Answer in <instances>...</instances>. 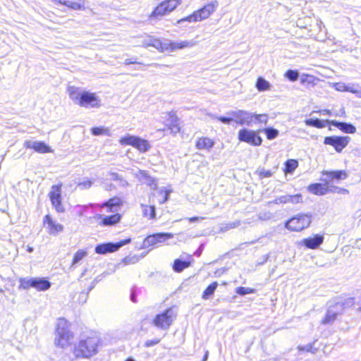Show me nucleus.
I'll return each instance as SVG.
<instances>
[{
	"instance_id": "4468645a",
	"label": "nucleus",
	"mask_w": 361,
	"mask_h": 361,
	"mask_svg": "<svg viewBox=\"0 0 361 361\" xmlns=\"http://www.w3.org/2000/svg\"><path fill=\"white\" fill-rule=\"evenodd\" d=\"M49 195L51 204L56 210L58 212H63L64 208L61 204V185H53Z\"/></svg>"
},
{
	"instance_id": "e2e57ef3",
	"label": "nucleus",
	"mask_w": 361,
	"mask_h": 361,
	"mask_svg": "<svg viewBox=\"0 0 361 361\" xmlns=\"http://www.w3.org/2000/svg\"><path fill=\"white\" fill-rule=\"evenodd\" d=\"M128 259H127V258H126V259H125L126 264H128Z\"/></svg>"
},
{
	"instance_id": "37998d69",
	"label": "nucleus",
	"mask_w": 361,
	"mask_h": 361,
	"mask_svg": "<svg viewBox=\"0 0 361 361\" xmlns=\"http://www.w3.org/2000/svg\"><path fill=\"white\" fill-rule=\"evenodd\" d=\"M218 284L216 282H214L212 284H210L204 291L202 294V298L203 299H207L209 295H212L216 290Z\"/></svg>"
},
{
	"instance_id": "a19ab883",
	"label": "nucleus",
	"mask_w": 361,
	"mask_h": 361,
	"mask_svg": "<svg viewBox=\"0 0 361 361\" xmlns=\"http://www.w3.org/2000/svg\"><path fill=\"white\" fill-rule=\"evenodd\" d=\"M91 132L94 135H109V130L104 127H95L91 129Z\"/></svg>"
},
{
	"instance_id": "f3484780",
	"label": "nucleus",
	"mask_w": 361,
	"mask_h": 361,
	"mask_svg": "<svg viewBox=\"0 0 361 361\" xmlns=\"http://www.w3.org/2000/svg\"><path fill=\"white\" fill-rule=\"evenodd\" d=\"M43 223L48 233L51 235H56L63 230V226L53 220L49 215H46L44 217Z\"/></svg>"
},
{
	"instance_id": "dca6fc26",
	"label": "nucleus",
	"mask_w": 361,
	"mask_h": 361,
	"mask_svg": "<svg viewBox=\"0 0 361 361\" xmlns=\"http://www.w3.org/2000/svg\"><path fill=\"white\" fill-rule=\"evenodd\" d=\"M24 146L41 154L52 153L54 152L50 146L42 141L27 140L24 142Z\"/></svg>"
},
{
	"instance_id": "0eeeda50",
	"label": "nucleus",
	"mask_w": 361,
	"mask_h": 361,
	"mask_svg": "<svg viewBox=\"0 0 361 361\" xmlns=\"http://www.w3.org/2000/svg\"><path fill=\"white\" fill-rule=\"evenodd\" d=\"M312 222L310 215L299 214L286 221L285 227L293 232H300L308 228Z\"/></svg>"
},
{
	"instance_id": "a878e982",
	"label": "nucleus",
	"mask_w": 361,
	"mask_h": 361,
	"mask_svg": "<svg viewBox=\"0 0 361 361\" xmlns=\"http://www.w3.org/2000/svg\"><path fill=\"white\" fill-rule=\"evenodd\" d=\"M329 124L337 127L345 133L353 134L356 132V128L351 123L338 122L334 120L327 121Z\"/></svg>"
},
{
	"instance_id": "f704fd0d",
	"label": "nucleus",
	"mask_w": 361,
	"mask_h": 361,
	"mask_svg": "<svg viewBox=\"0 0 361 361\" xmlns=\"http://www.w3.org/2000/svg\"><path fill=\"white\" fill-rule=\"evenodd\" d=\"M319 79L316 78L314 75L309 74H302L300 76V82L302 85H310L312 86H315L317 85Z\"/></svg>"
},
{
	"instance_id": "603ef678",
	"label": "nucleus",
	"mask_w": 361,
	"mask_h": 361,
	"mask_svg": "<svg viewBox=\"0 0 361 361\" xmlns=\"http://www.w3.org/2000/svg\"><path fill=\"white\" fill-rule=\"evenodd\" d=\"M216 118H217V120H219L221 122L226 123V124H229L233 120V118H226V117H223V116H219V117H217Z\"/></svg>"
},
{
	"instance_id": "a18cd8bd",
	"label": "nucleus",
	"mask_w": 361,
	"mask_h": 361,
	"mask_svg": "<svg viewBox=\"0 0 361 361\" xmlns=\"http://www.w3.org/2000/svg\"><path fill=\"white\" fill-rule=\"evenodd\" d=\"M87 255V252L84 250H78L73 257V264H75L78 263L80 260H82Z\"/></svg>"
},
{
	"instance_id": "ea45409f",
	"label": "nucleus",
	"mask_w": 361,
	"mask_h": 361,
	"mask_svg": "<svg viewBox=\"0 0 361 361\" xmlns=\"http://www.w3.org/2000/svg\"><path fill=\"white\" fill-rule=\"evenodd\" d=\"M263 132L265 133L267 138L269 140L276 138L279 135V130L272 128H264Z\"/></svg>"
},
{
	"instance_id": "13d9d810",
	"label": "nucleus",
	"mask_w": 361,
	"mask_h": 361,
	"mask_svg": "<svg viewBox=\"0 0 361 361\" xmlns=\"http://www.w3.org/2000/svg\"><path fill=\"white\" fill-rule=\"evenodd\" d=\"M322 112L324 114H331V111L329 110H324Z\"/></svg>"
},
{
	"instance_id": "f8f14e48",
	"label": "nucleus",
	"mask_w": 361,
	"mask_h": 361,
	"mask_svg": "<svg viewBox=\"0 0 361 361\" xmlns=\"http://www.w3.org/2000/svg\"><path fill=\"white\" fill-rule=\"evenodd\" d=\"M350 138L348 136H330L324 139V144L333 146L337 152L342 150L348 145Z\"/></svg>"
},
{
	"instance_id": "423d86ee",
	"label": "nucleus",
	"mask_w": 361,
	"mask_h": 361,
	"mask_svg": "<svg viewBox=\"0 0 361 361\" xmlns=\"http://www.w3.org/2000/svg\"><path fill=\"white\" fill-rule=\"evenodd\" d=\"M118 142L122 146H132L140 152H146L151 148L148 140L130 134L121 137Z\"/></svg>"
},
{
	"instance_id": "bb28decb",
	"label": "nucleus",
	"mask_w": 361,
	"mask_h": 361,
	"mask_svg": "<svg viewBox=\"0 0 361 361\" xmlns=\"http://www.w3.org/2000/svg\"><path fill=\"white\" fill-rule=\"evenodd\" d=\"M214 145V141L208 137H198L195 142V147L197 149L210 150Z\"/></svg>"
},
{
	"instance_id": "58836bf2",
	"label": "nucleus",
	"mask_w": 361,
	"mask_h": 361,
	"mask_svg": "<svg viewBox=\"0 0 361 361\" xmlns=\"http://www.w3.org/2000/svg\"><path fill=\"white\" fill-rule=\"evenodd\" d=\"M190 265V262L186 261H182L180 259H176L174 262L173 264V269L177 271L180 272L183 271L184 269L188 267Z\"/></svg>"
},
{
	"instance_id": "9d476101",
	"label": "nucleus",
	"mask_w": 361,
	"mask_h": 361,
	"mask_svg": "<svg viewBox=\"0 0 361 361\" xmlns=\"http://www.w3.org/2000/svg\"><path fill=\"white\" fill-rule=\"evenodd\" d=\"M195 44V42L192 40H164L163 52H173L177 50L192 48Z\"/></svg>"
},
{
	"instance_id": "5701e85b",
	"label": "nucleus",
	"mask_w": 361,
	"mask_h": 361,
	"mask_svg": "<svg viewBox=\"0 0 361 361\" xmlns=\"http://www.w3.org/2000/svg\"><path fill=\"white\" fill-rule=\"evenodd\" d=\"M172 190L169 188H161L158 190L157 192H152L149 195V201L151 198L157 197V200L159 204H164L168 201L169 195L171 193Z\"/></svg>"
},
{
	"instance_id": "2f4dec72",
	"label": "nucleus",
	"mask_w": 361,
	"mask_h": 361,
	"mask_svg": "<svg viewBox=\"0 0 361 361\" xmlns=\"http://www.w3.org/2000/svg\"><path fill=\"white\" fill-rule=\"evenodd\" d=\"M98 218L102 219V224L103 226H113L119 222L121 219V215L116 214L111 216L104 217L102 215H99Z\"/></svg>"
},
{
	"instance_id": "c03bdc74",
	"label": "nucleus",
	"mask_w": 361,
	"mask_h": 361,
	"mask_svg": "<svg viewBox=\"0 0 361 361\" xmlns=\"http://www.w3.org/2000/svg\"><path fill=\"white\" fill-rule=\"evenodd\" d=\"M269 116L267 114H254V121L258 123L267 124Z\"/></svg>"
},
{
	"instance_id": "1a4fd4ad",
	"label": "nucleus",
	"mask_w": 361,
	"mask_h": 361,
	"mask_svg": "<svg viewBox=\"0 0 361 361\" xmlns=\"http://www.w3.org/2000/svg\"><path fill=\"white\" fill-rule=\"evenodd\" d=\"M238 138L240 142L252 146H259L262 142V137L256 131L247 128H243L238 131Z\"/></svg>"
},
{
	"instance_id": "6e6d98bb",
	"label": "nucleus",
	"mask_w": 361,
	"mask_h": 361,
	"mask_svg": "<svg viewBox=\"0 0 361 361\" xmlns=\"http://www.w3.org/2000/svg\"><path fill=\"white\" fill-rule=\"evenodd\" d=\"M111 179H114V180H117L118 179V176L117 174H111Z\"/></svg>"
},
{
	"instance_id": "393cba45",
	"label": "nucleus",
	"mask_w": 361,
	"mask_h": 361,
	"mask_svg": "<svg viewBox=\"0 0 361 361\" xmlns=\"http://www.w3.org/2000/svg\"><path fill=\"white\" fill-rule=\"evenodd\" d=\"M173 235L170 233H157L154 235H149L145 239V242L149 245H154L158 243L164 242L167 239L172 238Z\"/></svg>"
},
{
	"instance_id": "0e129e2a",
	"label": "nucleus",
	"mask_w": 361,
	"mask_h": 361,
	"mask_svg": "<svg viewBox=\"0 0 361 361\" xmlns=\"http://www.w3.org/2000/svg\"><path fill=\"white\" fill-rule=\"evenodd\" d=\"M0 292H2V290L0 288Z\"/></svg>"
},
{
	"instance_id": "bf43d9fd",
	"label": "nucleus",
	"mask_w": 361,
	"mask_h": 361,
	"mask_svg": "<svg viewBox=\"0 0 361 361\" xmlns=\"http://www.w3.org/2000/svg\"><path fill=\"white\" fill-rule=\"evenodd\" d=\"M32 250H33V248H32V247H28V249H27V251H28L29 252H32Z\"/></svg>"
},
{
	"instance_id": "6e6552de",
	"label": "nucleus",
	"mask_w": 361,
	"mask_h": 361,
	"mask_svg": "<svg viewBox=\"0 0 361 361\" xmlns=\"http://www.w3.org/2000/svg\"><path fill=\"white\" fill-rule=\"evenodd\" d=\"M176 314L173 309L169 308L156 316L154 319V324L158 328L167 329L175 320Z\"/></svg>"
},
{
	"instance_id": "f03ea898",
	"label": "nucleus",
	"mask_w": 361,
	"mask_h": 361,
	"mask_svg": "<svg viewBox=\"0 0 361 361\" xmlns=\"http://www.w3.org/2000/svg\"><path fill=\"white\" fill-rule=\"evenodd\" d=\"M99 343V336L96 334L91 333L82 337L75 345L73 353L75 358H90L98 353Z\"/></svg>"
},
{
	"instance_id": "2eb2a0df",
	"label": "nucleus",
	"mask_w": 361,
	"mask_h": 361,
	"mask_svg": "<svg viewBox=\"0 0 361 361\" xmlns=\"http://www.w3.org/2000/svg\"><path fill=\"white\" fill-rule=\"evenodd\" d=\"M231 115L233 117V121L240 125L250 126L254 121V113L245 110L233 111Z\"/></svg>"
},
{
	"instance_id": "473e14b6",
	"label": "nucleus",
	"mask_w": 361,
	"mask_h": 361,
	"mask_svg": "<svg viewBox=\"0 0 361 361\" xmlns=\"http://www.w3.org/2000/svg\"><path fill=\"white\" fill-rule=\"evenodd\" d=\"M255 87L259 92L269 91L271 89V85L264 78L259 77L257 79Z\"/></svg>"
},
{
	"instance_id": "c85d7f7f",
	"label": "nucleus",
	"mask_w": 361,
	"mask_h": 361,
	"mask_svg": "<svg viewBox=\"0 0 361 361\" xmlns=\"http://www.w3.org/2000/svg\"><path fill=\"white\" fill-rule=\"evenodd\" d=\"M142 46L145 47H152L157 49L159 51L163 52L164 41L159 39L149 37L142 42Z\"/></svg>"
},
{
	"instance_id": "f257e3e1",
	"label": "nucleus",
	"mask_w": 361,
	"mask_h": 361,
	"mask_svg": "<svg viewBox=\"0 0 361 361\" xmlns=\"http://www.w3.org/2000/svg\"><path fill=\"white\" fill-rule=\"evenodd\" d=\"M70 99L80 107L86 109H99L102 106V99L96 92L87 91L80 87L71 85L67 88Z\"/></svg>"
},
{
	"instance_id": "9b49d317",
	"label": "nucleus",
	"mask_w": 361,
	"mask_h": 361,
	"mask_svg": "<svg viewBox=\"0 0 361 361\" xmlns=\"http://www.w3.org/2000/svg\"><path fill=\"white\" fill-rule=\"evenodd\" d=\"M131 241L130 238L121 240L116 243H108L98 245L95 247V252L97 254L105 255L107 253L114 252L117 251L122 246L130 243Z\"/></svg>"
},
{
	"instance_id": "09e8293b",
	"label": "nucleus",
	"mask_w": 361,
	"mask_h": 361,
	"mask_svg": "<svg viewBox=\"0 0 361 361\" xmlns=\"http://www.w3.org/2000/svg\"><path fill=\"white\" fill-rule=\"evenodd\" d=\"M235 293L241 295H245L247 294L254 293L255 290L247 287H238L235 289Z\"/></svg>"
},
{
	"instance_id": "20e7f679",
	"label": "nucleus",
	"mask_w": 361,
	"mask_h": 361,
	"mask_svg": "<svg viewBox=\"0 0 361 361\" xmlns=\"http://www.w3.org/2000/svg\"><path fill=\"white\" fill-rule=\"evenodd\" d=\"M219 6L217 0H213L202 8L193 11L190 15L185 16L176 21V25H180L184 22L188 23H198L204 21L213 15Z\"/></svg>"
},
{
	"instance_id": "a211bd4d",
	"label": "nucleus",
	"mask_w": 361,
	"mask_h": 361,
	"mask_svg": "<svg viewBox=\"0 0 361 361\" xmlns=\"http://www.w3.org/2000/svg\"><path fill=\"white\" fill-rule=\"evenodd\" d=\"M323 242L324 236L319 234H316L313 236L304 238L298 244L300 245H304L309 249L314 250L318 248L323 243Z\"/></svg>"
},
{
	"instance_id": "8fccbe9b",
	"label": "nucleus",
	"mask_w": 361,
	"mask_h": 361,
	"mask_svg": "<svg viewBox=\"0 0 361 361\" xmlns=\"http://www.w3.org/2000/svg\"><path fill=\"white\" fill-rule=\"evenodd\" d=\"M329 192L342 195H346L349 193L348 190L343 188H339L337 186H333L331 188H329Z\"/></svg>"
},
{
	"instance_id": "3c124183",
	"label": "nucleus",
	"mask_w": 361,
	"mask_h": 361,
	"mask_svg": "<svg viewBox=\"0 0 361 361\" xmlns=\"http://www.w3.org/2000/svg\"><path fill=\"white\" fill-rule=\"evenodd\" d=\"M256 173L261 178L271 177L273 174L271 171L264 169L257 170Z\"/></svg>"
},
{
	"instance_id": "aec40b11",
	"label": "nucleus",
	"mask_w": 361,
	"mask_h": 361,
	"mask_svg": "<svg viewBox=\"0 0 361 361\" xmlns=\"http://www.w3.org/2000/svg\"><path fill=\"white\" fill-rule=\"evenodd\" d=\"M342 310V305L339 303H336L335 306L331 307L328 310L326 314L322 320V324H326L333 323L336 319L338 314L340 313V311Z\"/></svg>"
},
{
	"instance_id": "412c9836",
	"label": "nucleus",
	"mask_w": 361,
	"mask_h": 361,
	"mask_svg": "<svg viewBox=\"0 0 361 361\" xmlns=\"http://www.w3.org/2000/svg\"><path fill=\"white\" fill-rule=\"evenodd\" d=\"M54 3L59 4L68 8L75 11H80L85 9V0H52Z\"/></svg>"
},
{
	"instance_id": "39448f33",
	"label": "nucleus",
	"mask_w": 361,
	"mask_h": 361,
	"mask_svg": "<svg viewBox=\"0 0 361 361\" xmlns=\"http://www.w3.org/2000/svg\"><path fill=\"white\" fill-rule=\"evenodd\" d=\"M182 3V0H163L154 8L149 18L160 20L173 12Z\"/></svg>"
},
{
	"instance_id": "7c9ffc66",
	"label": "nucleus",
	"mask_w": 361,
	"mask_h": 361,
	"mask_svg": "<svg viewBox=\"0 0 361 361\" xmlns=\"http://www.w3.org/2000/svg\"><path fill=\"white\" fill-rule=\"evenodd\" d=\"M32 288L38 291H44L51 287V283L44 278H33Z\"/></svg>"
},
{
	"instance_id": "c756f323",
	"label": "nucleus",
	"mask_w": 361,
	"mask_h": 361,
	"mask_svg": "<svg viewBox=\"0 0 361 361\" xmlns=\"http://www.w3.org/2000/svg\"><path fill=\"white\" fill-rule=\"evenodd\" d=\"M166 116H167L170 121V123H169L168 128L171 130V133L173 134H176L180 132V127L178 123V118L175 114L173 113H167L166 114Z\"/></svg>"
},
{
	"instance_id": "052dcab7",
	"label": "nucleus",
	"mask_w": 361,
	"mask_h": 361,
	"mask_svg": "<svg viewBox=\"0 0 361 361\" xmlns=\"http://www.w3.org/2000/svg\"><path fill=\"white\" fill-rule=\"evenodd\" d=\"M130 63H132V62H131V61H128V60H126V64H130Z\"/></svg>"
},
{
	"instance_id": "c9c22d12",
	"label": "nucleus",
	"mask_w": 361,
	"mask_h": 361,
	"mask_svg": "<svg viewBox=\"0 0 361 361\" xmlns=\"http://www.w3.org/2000/svg\"><path fill=\"white\" fill-rule=\"evenodd\" d=\"M141 206L142 208V214L144 216L149 219L155 218L156 213L154 206H149L147 204H142Z\"/></svg>"
},
{
	"instance_id": "ddd939ff",
	"label": "nucleus",
	"mask_w": 361,
	"mask_h": 361,
	"mask_svg": "<svg viewBox=\"0 0 361 361\" xmlns=\"http://www.w3.org/2000/svg\"><path fill=\"white\" fill-rule=\"evenodd\" d=\"M329 86L334 87L338 92H348L355 94L358 98H361V87L357 84L338 82H330Z\"/></svg>"
},
{
	"instance_id": "680f3d73",
	"label": "nucleus",
	"mask_w": 361,
	"mask_h": 361,
	"mask_svg": "<svg viewBox=\"0 0 361 361\" xmlns=\"http://www.w3.org/2000/svg\"><path fill=\"white\" fill-rule=\"evenodd\" d=\"M125 361H135V360L131 358H128V359L126 360Z\"/></svg>"
},
{
	"instance_id": "4c0bfd02",
	"label": "nucleus",
	"mask_w": 361,
	"mask_h": 361,
	"mask_svg": "<svg viewBox=\"0 0 361 361\" xmlns=\"http://www.w3.org/2000/svg\"><path fill=\"white\" fill-rule=\"evenodd\" d=\"M298 162L295 159H288L285 163V173H293V171L298 168Z\"/></svg>"
},
{
	"instance_id": "de8ad7c7",
	"label": "nucleus",
	"mask_w": 361,
	"mask_h": 361,
	"mask_svg": "<svg viewBox=\"0 0 361 361\" xmlns=\"http://www.w3.org/2000/svg\"><path fill=\"white\" fill-rule=\"evenodd\" d=\"M93 184V180L88 178H85L82 179V181H80L78 186L79 188H80L81 189H89L90 188H91V186Z\"/></svg>"
},
{
	"instance_id": "e433bc0d",
	"label": "nucleus",
	"mask_w": 361,
	"mask_h": 361,
	"mask_svg": "<svg viewBox=\"0 0 361 361\" xmlns=\"http://www.w3.org/2000/svg\"><path fill=\"white\" fill-rule=\"evenodd\" d=\"M326 121H321L318 118H309L305 121V123L307 126H314L318 128H324L326 126V123H328Z\"/></svg>"
},
{
	"instance_id": "4d7b16f0",
	"label": "nucleus",
	"mask_w": 361,
	"mask_h": 361,
	"mask_svg": "<svg viewBox=\"0 0 361 361\" xmlns=\"http://www.w3.org/2000/svg\"><path fill=\"white\" fill-rule=\"evenodd\" d=\"M198 219H199V217H192V218H190V219H189V221H190V222H192V221H197V220H198Z\"/></svg>"
},
{
	"instance_id": "4be33fe9",
	"label": "nucleus",
	"mask_w": 361,
	"mask_h": 361,
	"mask_svg": "<svg viewBox=\"0 0 361 361\" xmlns=\"http://www.w3.org/2000/svg\"><path fill=\"white\" fill-rule=\"evenodd\" d=\"M302 197L300 194L293 195H285L277 197L274 200L275 204H298L302 202Z\"/></svg>"
},
{
	"instance_id": "72a5a7b5",
	"label": "nucleus",
	"mask_w": 361,
	"mask_h": 361,
	"mask_svg": "<svg viewBox=\"0 0 361 361\" xmlns=\"http://www.w3.org/2000/svg\"><path fill=\"white\" fill-rule=\"evenodd\" d=\"M121 204V199L114 197L110 199L107 202L102 204V207H106L109 209L107 212H117L119 206Z\"/></svg>"
},
{
	"instance_id": "b1692460",
	"label": "nucleus",
	"mask_w": 361,
	"mask_h": 361,
	"mask_svg": "<svg viewBox=\"0 0 361 361\" xmlns=\"http://www.w3.org/2000/svg\"><path fill=\"white\" fill-rule=\"evenodd\" d=\"M136 177L140 180L143 181L145 184L150 187L152 190L157 189V181L155 178L149 176L145 171L140 170L136 174Z\"/></svg>"
},
{
	"instance_id": "49530a36",
	"label": "nucleus",
	"mask_w": 361,
	"mask_h": 361,
	"mask_svg": "<svg viewBox=\"0 0 361 361\" xmlns=\"http://www.w3.org/2000/svg\"><path fill=\"white\" fill-rule=\"evenodd\" d=\"M285 77L290 81H296L298 79L299 73L297 71L288 70L285 73Z\"/></svg>"
},
{
	"instance_id": "79ce46f5",
	"label": "nucleus",
	"mask_w": 361,
	"mask_h": 361,
	"mask_svg": "<svg viewBox=\"0 0 361 361\" xmlns=\"http://www.w3.org/2000/svg\"><path fill=\"white\" fill-rule=\"evenodd\" d=\"M19 281H20L19 288L26 290L30 287H32L33 278H30V279L20 278L19 279Z\"/></svg>"
},
{
	"instance_id": "69168bd1",
	"label": "nucleus",
	"mask_w": 361,
	"mask_h": 361,
	"mask_svg": "<svg viewBox=\"0 0 361 361\" xmlns=\"http://www.w3.org/2000/svg\"><path fill=\"white\" fill-rule=\"evenodd\" d=\"M360 311H361V307H360Z\"/></svg>"
},
{
	"instance_id": "7ed1b4c3",
	"label": "nucleus",
	"mask_w": 361,
	"mask_h": 361,
	"mask_svg": "<svg viewBox=\"0 0 361 361\" xmlns=\"http://www.w3.org/2000/svg\"><path fill=\"white\" fill-rule=\"evenodd\" d=\"M73 340L74 335L70 330L68 322L64 319H58L54 334V345L65 349L73 343Z\"/></svg>"
},
{
	"instance_id": "864d4df0",
	"label": "nucleus",
	"mask_w": 361,
	"mask_h": 361,
	"mask_svg": "<svg viewBox=\"0 0 361 361\" xmlns=\"http://www.w3.org/2000/svg\"><path fill=\"white\" fill-rule=\"evenodd\" d=\"M335 116H341V117H345V109L343 108L341 109L338 113H336L335 114Z\"/></svg>"
},
{
	"instance_id": "cd10ccee",
	"label": "nucleus",
	"mask_w": 361,
	"mask_h": 361,
	"mask_svg": "<svg viewBox=\"0 0 361 361\" xmlns=\"http://www.w3.org/2000/svg\"><path fill=\"white\" fill-rule=\"evenodd\" d=\"M307 190L315 195H324L329 192V187L324 184L314 183L307 187Z\"/></svg>"
},
{
	"instance_id": "5fc2aeb1",
	"label": "nucleus",
	"mask_w": 361,
	"mask_h": 361,
	"mask_svg": "<svg viewBox=\"0 0 361 361\" xmlns=\"http://www.w3.org/2000/svg\"><path fill=\"white\" fill-rule=\"evenodd\" d=\"M159 342V340H157V341H147L146 343V345L147 346H149V345H155V344H157Z\"/></svg>"
},
{
	"instance_id": "6ab92c4d",
	"label": "nucleus",
	"mask_w": 361,
	"mask_h": 361,
	"mask_svg": "<svg viewBox=\"0 0 361 361\" xmlns=\"http://www.w3.org/2000/svg\"><path fill=\"white\" fill-rule=\"evenodd\" d=\"M322 175L326 176V178L323 179L326 182L343 180L348 177V173L345 170L324 171Z\"/></svg>"
}]
</instances>
